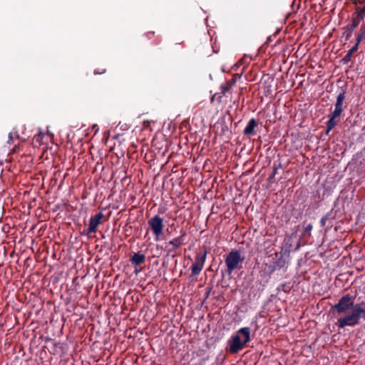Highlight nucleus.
<instances>
[{"instance_id":"nucleus-1","label":"nucleus","mask_w":365,"mask_h":365,"mask_svg":"<svg viewBox=\"0 0 365 365\" xmlns=\"http://www.w3.org/2000/svg\"><path fill=\"white\" fill-rule=\"evenodd\" d=\"M331 311L338 314H344L338 317L336 325L342 329L346 327H354L360 323L361 318L365 319V304L354 305V297L346 294L337 304L331 307Z\"/></svg>"},{"instance_id":"nucleus-2","label":"nucleus","mask_w":365,"mask_h":365,"mask_svg":"<svg viewBox=\"0 0 365 365\" xmlns=\"http://www.w3.org/2000/svg\"><path fill=\"white\" fill-rule=\"evenodd\" d=\"M250 341V329L242 327L228 341V351L231 354H237Z\"/></svg>"},{"instance_id":"nucleus-3","label":"nucleus","mask_w":365,"mask_h":365,"mask_svg":"<svg viewBox=\"0 0 365 365\" xmlns=\"http://www.w3.org/2000/svg\"><path fill=\"white\" fill-rule=\"evenodd\" d=\"M245 260V257L241 252L237 250H231L226 256L225 262L227 267V272L231 274L233 271L241 268V264Z\"/></svg>"},{"instance_id":"nucleus-4","label":"nucleus","mask_w":365,"mask_h":365,"mask_svg":"<svg viewBox=\"0 0 365 365\" xmlns=\"http://www.w3.org/2000/svg\"><path fill=\"white\" fill-rule=\"evenodd\" d=\"M148 224L155 236V240L158 241L163 234V219L160 215H155L148 220Z\"/></svg>"},{"instance_id":"nucleus-5","label":"nucleus","mask_w":365,"mask_h":365,"mask_svg":"<svg viewBox=\"0 0 365 365\" xmlns=\"http://www.w3.org/2000/svg\"><path fill=\"white\" fill-rule=\"evenodd\" d=\"M240 76H239V77ZM237 77V74H235L230 80L227 81L225 83H222L220 86V92L216 93L212 97L211 101L212 102L215 99H216L218 103H222L223 96H225L227 93H229L232 87L235 86Z\"/></svg>"},{"instance_id":"nucleus-6","label":"nucleus","mask_w":365,"mask_h":365,"mask_svg":"<svg viewBox=\"0 0 365 365\" xmlns=\"http://www.w3.org/2000/svg\"><path fill=\"white\" fill-rule=\"evenodd\" d=\"M207 257V251L197 252L195 256V260L190 267L192 276L198 275L204 267Z\"/></svg>"},{"instance_id":"nucleus-7","label":"nucleus","mask_w":365,"mask_h":365,"mask_svg":"<svg viewBox=\"0 0 365 365\" xmlns=\"http://www.w3.org/2000/svg\"><path fill=\"white\" fill-rule=\"evenodd\" d=\"M345 98V93H340L336 98V101L334 104V110L333 113H335V115H340L343 111V102Z\"/></svg>"},{"instance_id":"nucleus-8","label":"nucleus","mask_w":365,"mask_h":365,"mask_svg":"<svg viewBox=\"0 0 365 365\" xmlns=\"http://www.w3.org/2000/svg\"><path fill=\"white\" fill-rule=\"evenodd\" d=\"M340 115H335V113L333 112L329 115V119L327 123V134H328L337 125L340 120Z\"/></svg>"},{"instance_id":"nucleus-9","label":"nucleus","mask_w":365,"mask_h":365,"mask_svg":"<svg viewBox=\"0 0 365 365\" xmlns=\"http://www.w3.org/2000/svg\"><path fill=\"white\" fill-rule=\"evenodd\" d=\"M102 215L97 214L95 216L92 217L90 220L89 227L88 229V234L95 232L96 230V227L100 223V220L101 219Z\"/></svg>"},{"instance_id":"nucleus-10","label":"nucleus","mask_w":365,"mask_h":365,"mask_svg":"<svg viewBox=\"0 0 365 365\" xmlns=\"http://www.w3.org/2000/svg\"><path fill=\"white\" fill-rule=\"evenodd\" d=\"M130 262L136 267L145 262V255L140 252L134 253L130 258Z\"/></svg>"},{"instance_id":"nucleus-11","label":"nucleus","mask_w":365,"mask_h":365,"mask_svg":"<svg viewBox=\"0 0 365 365\" xmlns=\"http://www.w3.org/2000/svg\"><path fill=\"white\" fill-rule=\"evenodd\" d=\"M257 126L256 120L255 118L250 119L244 130V134L245 135H254L255 134V129Z\"/></svg>"},{"instance_id":"nucleus-12","label":"nucleus","mask_w":365,"mask_h":365,"mask_svg":"<svg viewBox=\"0 0 365 365\" xmlns=\"http://www.w3.org/2000/svg\"><path fill=\"white\" fill-rule=\"evenodd\" d=\"M252 57L251 56H249V55H247V54H245L243 56V57L239 60L237 61V63H236V66L237 67H240V66H242V71H241V73H243L245 70V68L249 66V64L250 63L251 61H252Z\"/></svg>"},{"instance_id":"nucleus-13","label":"nucleus","mask_w":365,"mask_h":365,"mask_svg":"<svg viewBox=\"0 0 365 365\" xmlns=\"http://www.w3.org/2000/svg\"><path fill=\"white\" fill-rule=\"evenodd\" d=\"M185 234L184 233L182 236L175 237L168 242V245H172V248L169 250L170 252H175L182 245V237Z\"/></svg>"},{"instance_id":"nucleus-14","label":"nucleus","mask_w":365,"mask_h":365,"mask_svg":"<svg viewBox=\"0 0 365 365\" xmlns=\"http://www.w3.org/2000/svg\"><path fill=\"white\" fill-rule=\"evenodd\" d=\"M359 43H356L355 45L348 51L346 56L344 57L343 61L344 63H348L351 61V56L354 52L358 50Z\"/></svg>"},{"instance_id":"nucleus-15","label":"nucleus","mask_w":365,"mask_h":365,"mask_svg":"<svg viewBox=\"0 0 365 365\" xmlns=\"http://www.w3.org/2000/svg\"><path fill=\"white\" fill-rule=\"evenodd\" d=\"M361 20H359L357 17H353L351 19V23L347 26V29L351 33L360 24Z\"/></svg>"},{"instance_id":"nucleus-16","label":"nucleus","mask_w":365,"mask_h":365,"mask_svg":"<svg viewBox=\"0 0 365 365\" xmlns=\"http://www.w3.org/2000/svg\"><path fill=\"white\" fill-rule=\"evenodd\" d=\"M354 15H356L359 20H363L365 17V4L361 9L356 8Z\"/></svg>"},{"instance_id":"nucleus-17","label":"nucleus","mask_w":365,"mask_h":365,"mask_svg":"<svg viewBox=\"0 0 365 365\" xmlns=\"http://www.w3.org/2000/svg\"><path fill=\"white\" fill-rule=\"evenodd\" d=\"M364 35H365V24H363L361 26V29H360L359 32L358 34L356 43L359 44L361 41V39L364 38Z\"/></svg>"},{"instance_id":"nucleus-18","label":"nucleus","mask_w":365,"mask_h":365,"mask_svg":"<svg viewBox=\"0 0 365 365\" xmlns=\"http://www.w3.org/2000/svg\"><path fill=\"white\" fill-rule=\"evenodd\" d=\"M45 134L43 133H42L41 131H40L37 135H36L34 138V140L39 143V144H41L42 143V141H43V138L44 137Z\"/></svg>"},{"instance_id":"nucleus-19","label":"nucleus","mask_w":365,"mask_h":365,"mask_svg":"<svg viewBox=\"0 0 365 365\" xmlns=\"http://www.w3.org/2000/svg\"><path fill=\"white\" fill-rule=\"evenodd\" d=\"M145 36H147L148 38H152L153 37H154L155 36V32L154 31H148L145 34Z\"/></svg>"},{"instance_id":"nucleus-20","label":"nucleus","mask_w":365,"mask_h":365,"mask_svg":"<svg viewBox=\"0 0 365 365\" xmlns=\"http://www.w3.org/2000/svg\"><path fill=\"white\" fill-rule=\"evenodd\" d=\"M312 230V225L311 224H309L308 225H307L305 227L304 232H311Z\"/></svg>"},{"instance_id":"nucleus-21","label":"nucleus","mask_w":365,"mask_h":365,"mask_svg":"<svg viewBox=\"0 0 365 365\" xmlns=\"http://www.w3.org/2000/svg\"><path fill=\"white\" fill-rule=\"evenodd\" d=\"M361 1L362 0H351V2L353 4L356 6L359 4H361Z\"/></svg>"},{"instance_id":"nucleus-22","label":"nucleus","mask_w":365,"mask_h":365,"mask_svg":"<svg viewBox=\"0 0 365 365\" xmlns=\"http://www.w3.org/2000/svg\"><path fill=\"white\" fill-rule=\"evenodd\" d=\"M13 139H14L13 133H9V141H8V143H11V141L13 140Z\"/></svg>"},{"instance_id":"nucleus-23","label":"nucleus","mask_w":365,"mask_h":365,"mask_svg":"<svg viewBox=\"0 0 365 365\" xmlns=\"http://www.w3.org/2000/svg\"><path fill=\"white\" fill-rule=\"evenodd\" d=\"M277 168H274L273 173H272V176H274V175H275L277 174Z\"/></svg>"},{"instance_id":"nucleus-24","label":"nucleus","mask_w":365,"mask_h":365,"mask_svg":"<svg viewBox=\"0 0 365 365\" xmlns=\"http://www.w3.org/2000/svg\"><path fill=\"white\" fill-rule=\"evenodd\" d=\"M361 4H365V0L361 1Z\"/></svg>"},{"instance_id":"nucleus-25","label":"nucleus","mask_w":365,"mask_h":365,"mask_svg":"<svg viewBox=\"0 0 365 365\" xmlns=\"http://www.w3.org/2000/svg\"><path fill=\"white\" fill-rule=\"evenodd\" d=\"M163 211H159V213L163 214Z\"/></svg>"}]
</instances>
